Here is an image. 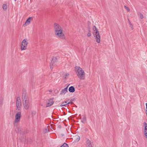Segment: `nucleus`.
<instances>
[{
	"label": "nucleus",
	"mask_w": 147,
	"mask_h": 147,
	"mask_svg": "<svg viewBox=\"0 0 147 147\" xmlns=\"http://www.w3.org/2000/svg\"><path fill=\"white\" fill-rule=\"evenodd\" d=\"M54 29L55 35L61 39H65V36L63 32V30L61 26L58 24H54Z\"/></svg>",
	"instance_id": "obj_1"
},
{
	"label": "nucleus",
	"mask_w": 147,
	"mask_h": 147,
	"mask_svg": "<svg viewBox=\"0 0 147 147\" xmlns=\"http://www.w3.org/2000/svg\"><path fill=\"white\" fill-rule=\"evenodd\" d=\"M75 71L78 77L80 79L84 80L85 78V73L82 68L79 66L75 67Z\"/></svg>",
	"instance_id": "obj_2"
},
{
	"label": "nucleus",
	"mask_w": 147,
	"mask_h": 147,
	"mask_svg": "<svg viewBox=\"0 0 147 147\" xmlns=\"http://www.w3.org/2000/svg\"><path fill=\"white\" fill-rule=\"evenodd\" d=\"M23 104L24 107L26 110L31 108V105L29 100L28 96L25 94H23L22 95Z\"/></svg>",
	"instance_id": "obj_3"
},
{
	"label": "nucleus",
	"mask_w": 147,
	"mask_h": 147,
	"mask_svg": "<svg viewBox=\"0 0 147 147\" xmlns=\"http://www.w3.org/2000/svg\"><path fill=\"white\" fill-rule=\"evenodd\" d=\"M93 33L95 37L96 42L97 43H100V36L98 30L94 26H93Z\"/></svg>",
	"instance_id": "obj_4"
},
{
	"label": "nucleus",
	"mask_w": 147,
	"mask_h": 147,
	"mask_svg": "<svg viewBox=\"0 0 147 147\" xmlns=\"http://www.w3.org/2000/svg\"><path fill=\"white\" fill-rule=\"evenodd\" d=\"M28 44V42L27 39V38L24 39L22 42L21 46V50L23 51L26 49Z\"/></svg>",
	"instance_id": "obj_5"
},
{
	"label": "nucleus",
	"mask_w": 147,
	"mask_h": 147,
	"mask_svg": "<svg viewBox=\"0 0 147 147\" xmlns=\"http://www.w3.org/2000/svg\"><path fill=\"white\" fill-rule=\"evenodd\" d=\"M21 113L20 111H18L16 113L15 116L14 121L15 124L19 123L20 121L21 117Z\"/></svg>",
	"instance_id": "obj_6"
},
{
	"label": "nucleus",
	"mask_w": 147,
	"mask_h": 147,
	"mask_svg": "<svg viewBox=\"0 0 147 147\" xmlns=\"http://www.w3.org/2000/svg\"><path fill=\"white\" fill-rule=\"evenodd\" d=\"M16 104L17 107L16 110H18V111H20L22 104L20 98V97H17L16 100Z\"/></svg>",
	"instance_id": "obj_7"
},
{
	"label": "nucleus",
	"mask_w": 147,
	"mask_h": 147,
	"mask_svg": "<svg viewBox=\"0 0 147 147\" xmlns=\"http://www.w3.org/2000/svg\"><path fill=\"white\" fill-rule=\"evenodd\" d=\"M57 61V59L56 57H54L52 58V60L51 61V63L50 64V67L51 69H52L53 68V66H54L56 65Z\"/></svg>",
	"instance_id": "obj_8"
},
{
	"label": "nucleus",
	"mask_w": 147,
	"mask_h": 147,
	"mask_svg": "<svg viewBox=\"0 0 147 147\" xmlns=\"http://www.w3.org/2000/svg\"><path fill=\"white\" fill-rule=\"evenodd\" d=\"M143 124L144 126V135L146 138L147 139V123L146 122H144Z\"/></svg>",
	"instance_id": "obj_9"
},
{
	"label": "nucleus",
	"mask_w": 147,
	"mask_h": 147,
	"mask_svg": "<svg viewBox=\"0 0 147 147\" xmlns=\"http://www.w3.org/2000/svg\"><path fill=\"white\" fill-rule=\"evenodd\" d=\"M32 20V17H29L27 19L26 21L25 22L23 25L24 26H25V25H27L29 24L30 22V21Z\"/></svg>",
	"instance_id": "obj_10"
},
{
	"label": "nucleus",
	"mask_w": 147,
	"mask_h": 147,
	"mask_svg": "<svg viewBox=\"0 0 147 147\" xmlns=\"http://www.w3.org/2000/svg\"><path fill=\"white\" fill-rule=\"evenodd\" d=\"M54 103L53 98H51L49 99V102L47 103V107H50L53 105Z\"/></svg>",
	"instance_id": "obj_11"
},
{
	"label": "nucleus",
	"mask_w": 147,
	"mask_h": 147,
	"mask_svg": "<svg viewBox=\"0 0 147 147\" xmlns=\"http://www.w3.org/2000/svg\"><path fill=\"white\" fill-rule=\"evenodd\" d=\"M86 143V147H92L91 142L88 139H87Z\"/></svg>",
	"instance_id": "obj_12"
},
{
	"label": "nucleus",
	"mask_w": 147,
	"mask_h": 147,
	"mask_svg": "<svg viewBox=\"0 0 147 147\" xmlns=\"http://www.w3.org/2000/svg\"><path fill=\"white\" fill-rule=\"evenodd\" d=\"M68 86L66 88H64L61 91V94H65L67 92V88Z\"/></svg>",
	"instance_id": "obj_13"
},
{
	"label": "nucleus",
	"mask_w": 147,
	"mask_h": 147,
	"mask_svg": "<svg viewBox=\"0 0 147 147\" xmlns=\"http://www.w3.org/2000/svg\"><path fill=\"white\" fill-rule=\"evenodd\" d=\"M69 100H68L65 101V102H62L60 105V106L61 107H63V106H65L69 104L70 102H68V101H69Z\"/></svg>",
	"instance_id": "obj_14"
},
{
	"label": "nucleus",
	"mask_w": 147,
	"mask_h": 147,
	"mask_svg": "<svg viewBox=\"0 0 147 147\" xmlns=\"http://www.w3.org/2000/svg\"><path fill=\"white\" fill-rule=\"evenodd\" d=\"M69 91L70 92L73 93L75 91V88L73 86H71L69 87Z\"/></svg>",
	"instance_id": "obj_15"
},
{
	"label": "nucleus",
	"mask_w": 147,
	"mask_h": 147,
	"mask_svg": "<svg viewBox=\"0 0 147 147\" xmlns=\"http://www.w3.org/2000/svg\"><path fill=\"white\" fill-rule=\"evenodd\" d=\"M81 122L83 123H85L86 121V117L85 115H83L82 118H81Z\"/></svg>",
	"instance_id": "obj_16"
},
{
	"label": "nucleus",
	"mask_w": 147,
	"mask_h": 147,
	"mask_svg": "<svg viewBox=\"0 0 147 147\" xmlns=\"http://www.w3.org/2000/svg\"><path fill=\"white\" fill-rule=\"evenodd\" d=\"M3 97L2 96H0V105H2L3 104Z\"/></svg>",
	"instance_id": "obj_17"
},
{
	"label": "nucleus",
	"mask_w": 147,
	"mask_h": 147,
	"mask_svg": "<svg viewBox=\"0 0 147 147\" xmlns=\"http://www.w3.org/2000/svg\"><path fill=\"white\" fill-rule=\"evenodd\" d=\"M75 137L76 141L78 142L80 140V138L79 136L78 135H76L75 136Z\"/></svg>",
	"instance_id": "obj_18"
},
{
	"label": "nucleus",
	"mask_w": 147,
	"mask_h": 147,
	"mask_svg": "<svg viewBox=\"0 0 147 147\" xmlns=\"http://www.w3.org/2000/svg\"><path fill=\"white\" fill-rule=\"evenodd\" d=\"M60 147H69L68 145L65 143H64Z\"/></svg>",
	"instance_id": "obj_19"
},
{
	"label": "nucleus",
	"mask_w": 147,
	"mask_h": 147,
	"mask_svg": "<svg viewBox=\"0 0 147 147\" xmlns=\"http://www.w3.org/2000/svg\"><path fill=\"white\" fill-rule=\"evenodd\" d=\"M3 8L4 10H6L7 9V6L6 5L4 4L3 5Z\"/></svg>",
	"instance_id": "obj_20"
},
{
	"label": "nucleus",
	"mask_w": 147,
	"mask_h": 147,
	"mask_svg": "<svg viewBox=\"0 0 147 147\" xmlns=\"http://www.w3.org/2000/svg\"><path fill=\"white\" fill-rule=\"evenodd\" d=\"M88 30L89 32H88V34H87V36H91V34H90V29H88Z\"/></svg>",
	"instance_id": "obj_21"
},
{
	"label": "nucleus",
	"mask_w": 147,
	"mask_h": 147,
	"mask_svg": "<svg viewBox=\"0 0 147 147\" xmlns=\"http://www.w3.org/2000/svg\"><path fill=\"white\" fill-rule=\"evenodd\" d=\"M139 16H140V18L142 19H143L144 18L143 15L141 13H140V14Z\"/></svg>",
	"instance_id": "obj_22"
},
{
	"label": "nucleus",
	"mask_w": 147,
	"mask_h": 147,
	"mask_svg": "<svg viewBox=\"0 0 147 147\" xmlns=\"http://www.w3.org/2000/svg\"><path fill=\"white\" fill-rule=\"evenodd\" d=\"M69 75V74L68 73H65L64 74V76H65V78L66 77Z\"/></svg>",
	"instance_id": "obj_23"
},
{
	"label": "nucleus",
	"mask_w": 147,
	"mask_h": 147,
	"mask_svg": "<svg viewBox=\"0 0 147 147\" xmlns=\"http://www.w3.org/2000/svg\"><path fill=\"white\" fill-rule=\"evenodd\" d=\"M124 7L127 10H128V11H129V8L127 7L125 5L124 6Z\"/></svg>",
	"instance_id": "obj_24"
},
{
	"label": "nucleus",
	"mask_w": 147,
	"mask_h": 147,
	"mask_svg": "<svg viewBox=\"0 0 147 147\" xmlns=\"http://www.w3.org/2000/svg\"><path fill=\"white\" fill-rule=\"evenodd\" d=\"M48 131H49V130L47 128H46L45 129V133L47 132Z\"/></svg>",
	"instance_id": "obj_25"
},
{
	"label": "nucleus",
	"mask_w": 147,
	"mask_h": 147,
	"mask_svg": "<svg viewBox=\"0 0 147 147\" xmlns=\"http://www.w3.org/2000/svg\"><path fill=\"white\" fill-rule=\"evenodd\" d=\"M146 112H147V103H146Z\"/></svg>",
	"instance_id": "obj_26"
},
{
	"label": "nucleus",
	"mask_w": 147,
	"mask_h": 147,
	"mask_svg": "<svg viewBox=\"0 0 147 147\" xmlns=\"http://www.w3.org/2000/svg\"><path fill=\"white\" fill-rule=\"evenodd\" d=\"M32 113L34 114H36V112L35 111H33L32 112Z\"/></svg>",
	"instance_id": "obj_27"
},
{
	"label": "nucleus",
	"mask_w": 147,
	"mask_h": 147,
	"mask_svg": "<svg viewBox=\"0 0 147 147\" xmlns=\"http://www.w3.org/2000/svg\"><path fill=\"white\" fill-rule=\"evenodd\" d=\"M49 92H52V91L51 90H49Z\"/></svg>",
	"instance_id": "obj_28"
},
{
	"label": "nucleus",
	"mask_w": 147,
	"mask_h": 147,
	"mask_svg": "<svg viewBox=\"0 0 147 147\" xmlns=\"http://www.w3.org/2000/svg\"><path fill=\"white\" fill-rule=\"evenodd\" d=\"M129 24L130 25H131V22H129Z\"/></svg>",
	"instance_id": "obj_29"
},
{
	"label": "nucleus",
	"mask_w": 147,
	"mask_h": 147,
	"mask_svg": "<svg viewBox=\"0 0 147 147\" xmlns=\"http://www.w3.org/2000/svg\"><path fill=\"white\" fill-rule=\"evenodd\" d=\"M131 28H132V29H133V27H131Z\"/></svg>",
	"instance_id": "obj_30"
},
{
	"label": "nucleus",
	"mask_w": 147,
	"mask_h": 147,
	"mask_svg": "<svg viewBox=\"0 0 147 147\" xmlns=\"http://www.w3.org/2000/svg\"><path fill=\"white\" fill-rule=\"evenodd\" d=\"M15 1H16L17 0H14Z\"/></svg>",
	"instance_id": "obj_31"
}]
</instances>
